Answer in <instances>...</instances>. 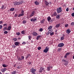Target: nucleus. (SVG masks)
Returning <instances> with one entry per match:
<instances>
[{
  "label": "nucleus",
  "instance_id": "obj_56",
  "mask_svg": "<svg viewBox=\"0 0 74 74\" xmlns=\"http://www.w3.org/2000/svg\"><path fill=\"white\" fill-rule=\"evenodd\" d=\"M69 10V9L68 8H67L66 9V11H68Z\"/></svg>",
  "mask_w": 74,
  "mask_h": 74
},
{
  "label": "nucleus",
  "instance_id": "obj_50",
  "mask_svg": "<svg viewBox=\"0 0 74 74\" xmlns=\"http://www.w3.org/2000/svg\"><path fill=\"white\" fill-rule=\"evenodd\" d=\"M38 50H40V49H41V47H39L38 48Z\"/></svg>",
  "mask_w": 74,
  "mask_h": 74
},
{
  "label": "nucleus",
  "instance_id": "obj_17",
  "mask_svg": "<svg viewBox=\"0 0 74 74\" xmlns=\"http://www.w3.org/2000/svg\"><path fill=\"white\" fill-rule=\"evenodd\" d=\"M6 8V7H4V5H3L1 7V9L2 10H3V9H5Z\"/></svg>",
  "mask_w": 74,
  "mask_h": 74
},
{
  "label": "nucleus",
  "instance_id": "obj_38",
  "mask_svg": "<svg viewBox=\"0 0 74 74\" xmlns=\"http://www.w3.org/2000/svg\"><path fill=\"white\" fill-rule=\"evenodd\" d=\"M21 60H22V59H21V57H19L18 58V61H21Z\"/></svg>",
  "mask_w": 74,
  "mask_h": 74
},
{
  "label": "nucleus",
  "instance_id": "obj_46",
  "mask_svg": "<svg viewBox=\"0 0 74 74\" xmlns=\"http://www.w3.org/2000/svg\"><path fill=\"white\" fill-rule=\"evenodd\" d=\"M61 50H62V49H60V48H59L58 49V51H59V52H60Z\"/></svg>",
  "mask_w": 74,
  "mask_h": 74
},
{
  "label": "nucleus",
  "instance_id": "obj_7",
  "mask_svg": "<svg viewBox=\"0 0 74 74\" xmlns=\"http://www.w3.org/2000/svg\"><path fill=\"white\" fill-rule=\"evenodd\" d=\"M37 18H35L33 19L31 18L30 20V21L31 22H35V21H37Z\"/></svg>",
  "mask_w": 74,
  "mask_h": 74
},
{
  "label": "nucleus",
  "instance_id": "obj_6",
  "mask_svg": "<svg viewBox=\"0 0 74 74\" xmlns=\"http://www.w3.org/2000/svg\"><path fill=\"white\" fill-rule=\"evenodd\" d=\"M64 44L63 43H60L58 45V47H62L64 46Z\"/></svg>",
  "mask_w": 74,
  "mask_h": 74
},
{
  "label": "nucleus",
  "instance_id": "obj_22",
  "mask_svg": "<svg viewBox=\"0 0 74 74\" xmlns=\"http://www.w3.org/2000/svg\"><path fill=\"white\" fill-rule=\"evenodd\" d=\"M47 19L48 21H49L51 19V18L49 16V17L47 18Z\"/></svg>",
  "mask_w": 74,
  "mask_h": 74
},
{
  "label": "nucleus",
  "instance_id": "obj_63",
  "mask_svg": "<svg viewBox=\"0 0 74 74\" xmlns=\"http://www.w3.org/2000/svg\"><path fill=\"white\" fill-rule=\"evenodd\" d=\"M28 64H32V63H31V62H28Z\"/></svg>",
  "mask_w": 74,
  "mask_h": 74
},
{
  "label": "nucleus",
  "instance_id": "obj_4",
  "mask_svg": "<svg viewBox=\"0 0 74 74\" xmlns=\"http://www.w3.org/2000/svg\"><path fill=\"white\" fill-rule=\"evenodd\" d=\"M48 51H49V48L47 47H45V49L44 50L43 52L45 53H47V52H48Z\"/></svg>",
  "mask_w": 74,
  "mask_h": 74
},
{
  "label": "nucleus",
  "instance_id": "obj_8",
  "mask_svg": "<svg viewBox=\"0 0 74 74\" xmlns=\"http://www.w3.org/2000/svg\"><path fill=\"white\" fill-rule=\"evenodd\" d=\"M70 29H68L66 30V32L67 34H70L71 32V30H70Z\"/></svg>",
  "mask_w": 74,
  "mask_h": 74
},
{
  "label": "nucleus",
  "instance_id": "obj_42",
  "mask_svg": "<svg viewBox=\"0 0 74 74\" xmlns=\"http://www.w3.org/2000/svg\"><path fill=\"white\" fill-rule=\"evenodd\" d=\"M39 30L40 32H42V31H43V29L42 28H40L39 29Z\"/></svg>",
  "mask_w": 74,
  "mask_h": 74
},
{
  "label": "nucleus",
  "instance_id": "obj_51",
  "mask_svg": "<svg viewBox=\"0 0 74 74\" xmlns=\"http://www.w3.org/2000/svg\"><path fill=\"white\" fill-rule=\"evenodd\" d=\"M2 27H3V26L0 25V29H2Z\"/></svg>",
  "mask_w": 74,
  "mask_h": 74
},
{
  "label": "nucleus",
  "instance_id": "obj_35",
  "mask_svg": "<svg viewBox=\"0 0 74 74\" xmlns=\"http://www.w3.org/2000/svg\"><path fill=\"white\" fill-rule=\"evenodd\" d=\"M74 22H72L71 23V26H74Z\"/></svg>",
  "mask_w": 74,
  "mask_h": 74
},
{
  "label": "nucleus",
  "instance_id": "obj_13",
  "mask_svg": "<svg viewBox=\"0 0 74 74\" xmlns=\"http://www.w3.org/2000/svg\"><path fill=\"white\" fill-rule=\"evenodd\" d=\"M49 4V3H48V2L46 1H45V4L46 6H48V5Z\"/></svg>",
  "mask_w": 74,
  "mask_h": 74
},
{
  "label": "nucleus",
  "instance_id": "obj_62",
  "mask_svg": "<svg viewBox=\"0 0 74 74\" xmlns=\"http://www.w3.org/2000/svg\"><path fill=\"white\" fill-rule=\"evenodd\" d=\"M67 56L66 54L65 56H64V58H67Z\"/></svg>",
  "mask_w": 74,
  "mask_h": 74
},
{
  "label": "nucleus",
  "instance_id": "obj_31",
  "mask_svg": "<svg viewBox=\"0 0 74 74\" xmlns=\"http://www.w3.org/2000/svg\"><path fill=\"white\" fill-rule=\"evenodd\" d=\"M7 27H5L3 28V31H5V30H7Z\"/></svg>",
  "mask_w": 74,
  "mask_h": 74
},
{
  "label": "nucleus",
  "instance_id": "obj_21",
  "mask_svg": "<svg viewBox=\"0 0 74 74\" xmlns=\"http://www.w3.org/2000/svg\"><path fill=\"white\" fill-rule=\"evenodd\" d=\"M29 57H30V54H29L27 55V56L26 57V59H27V58H29Z\"/></svg>",
  "mask_w": 74,
  "mask_h": 74
},
{
  "label": "nucleus",
  "instance_id": "obj_37",
  "mask_svg": "<svg viewBox=\"0 0 74 74\" xmlns=\"http://www.w3.org/2000/svg\"><path fill=\"white\" fill-rule=\"evenodd\" d=\"M21 34H25V31H22L21 32Z\"/></svg>",
  "mask_w": 74,
  "mask_h": 74
},
{
  "label": "nucleus",
  "instance_id": "obj_3",
  "mask_svg": "<svg viewBox=\"0 0 74 74\" xmlns=\"http://www.w3.org/2000/svg\"><path fill=\"white\" fill-rule=\"evenodd\" d=\"M36 71V70L34 69V68H32L30 70V72L32 73V74H36V73L35 72Z\"/></svg>",
  "mask_w": 74,
  "mask_h": 74
},
{
  "label": "nucleus",
  "instance_id": "obj_15",
  "mask_svg": "<svg viewBox=\"0 0 74 74\" xmlns=\"http://www.w3.org/2000/svg\"><path fill=\"white\" fill-rule=\"evenodd\" d=\"M58 15V14L57 13V12H55L53 14V16H56Z\"/></svg>",
  "mask_w": 74,
  "mask_h": 74
},
{
  "label": "nucleus",
  "instance_id": "obj_39",
  "mask_svg": "<svg viewBox=\"0 0 74 74\" xmlns=\"http://www.w3.org/2000/svg\"><path fill=\"white\" fill-rule=\"evenodd\" d=\"M21 60H23V59H24V58H25V57H24V56H21Z\"/></svg>",
  "mask_w": 74,
  "mask_h": 74
},
{
  "label": "nucleus",
  "instance_id": "obj_1",
  "mask_svg": "<svg viewBox=\"0 0 74 74\" xmlns=\"http://www.w3.org/2000/svg\"><path fill=\"white\" fill-rule=\"evenodd\" d=\"M23 3V1H21L19 2H14V5L15 6L16 5H20V4H22Z\"/></svg>",
  "mask_w": 74,
  "mask_h": 74
},
{
  "label": "nucleus",
  "instance_id": "obj_26",
  "mask_svg": "<svg viewBox=\"0 0 74 74\" xmlns=\"http://www.w3.org/2000/svg\"><path fill=\"white\" fill-rule=\"evenodd\" d=\"M45 21V19H43V20H41L40 21V23H42L43 22H44Z\"/></svg>",
  "mask_w": 74,
  "mask_h": 74
},
{
  "label": "nucleus",
  "instance_id": "obj_59",
  "mask_svg": "<svg viewBox=\"0 0 74 74\" xmlns=\"http://www.w3.org/2000/svg\"><path fill=\"white\" fill-rule=\"evenodd\" d=\"M28 37L29 38V39H30V38H31V36H28Z\"/></svg>",
  "mask_w": 74,
  "mask_h": 74
},
{
  "label": "nucleus",
  "instance_id": "obj_43",
  "mask_svg": "<svg viewBox=\"0 0 74 74\" xmlns=\"http://www.w3.org/2000/svg\"><path fill=\"white\" fill-rule=\"evenodd\" d=\"M69 26V24H66L65 25V27H68Z\"/></svg>",
  "mask_w": 74,
  "mask_h": 74
},
{
  "label": "nucleus",
  "instance_id": "obj_24",
  "mask_svg": "<svg viewBox=\"0 0 74 74\" xmlns=\"http://www.w3.org/2000/svg\"><path fill=\"white\" fill-rule=\"evenodd\" d=\"M52 28V26H50L48 28V30H51V29Z\"/></svg>",
  "mask_w": 74,
  "mask_h": 74
},
{
  "label": "nucleus",
  "instance_id": "obj_57",
  "mask_svg": "<svg viewBox=\"0 0 74 74\" xmlns=\"http://www.w3.org/2000/svg\"><path fill=\"white\" fill-rule=\"evenodd\" d=\"M17 69H20V67L19 66H18L17 67Z\"/></svg>",
  "mask_w": 74,
  "mask_h": 74
},
{
  "label": "nucleus",
  "instance_id": "obj_34",
  "mask_svg": "<svg viewBox=\"0 0 74 74\" xmlns=\"http://www.w3.org/2000/svg\"><path fill=\"white\" fill-rule=\"evenodd\" d=\"M16 35L17 36H19L20 35V33L19 32H18L16 33Z\"/></svg>",
  "mask_w": 74,
  "mask_h": 74
},
{
  "label": "nucleus",
  "instance_id": "obj_30",
  "mask_svg": "<svg viewBox=\"0 0 74 74\" xmlns=\"http://www.w3.org/2000/svg\"><path fill=\"white\" fill-rule=\"evenodd\" d=\"M12 74H16V71H13L12 72Z\"/></svg>",
  "mask_w": 74,
  "mask_h": 74
},
{
  "label": "nucleus",
  "instance_id": "obj_60",
  "mask_svg": "<svg viewBox=\"0 0 74 74\" xmlns=\"http://www.w3.org/2000/svg\"><path fill=\"white\" fill-rule=\"evenodd\" d=\"M3 21H0V24H1L2 23H3Z\"/></svg>",
  "mask_w": 74,
  "mask_h": 74
},
{
  "label": "nucleus",
  "instance_id": "obj_25",
  "mask_svg": "<svg viewBox=\"0 0 74 74\" xmlns=\"http://www.w3.org/2000/svg\"><path fill=\"white\" fill-rule=\"evenodd\" d=\"M34 3L36 5H38V4H39V2H38L37 1H35Z\"/></svg>",
  "mask_w": 74,
  "mask_h": 74
},
{
  "label": "nucleus",
  "instance_id": "obj_11",
  "mask_svg": "<svg viewBox=\"0 0 74 74\" xmlns=\"http://www.w3.org/2000/svg\"><path fill=\"white\" fill-rule=\"evenodd\" d=\"M14 45H16V46H18V45H19V42H14Z\"/></svg>",
  "mask_w": 74,
  "mask_h": 74
},
{
  "label": "nucleus",
  "instance_id": "obj_40",
  "mask_svg": "<svg viewBox=\"0 0 74 74\" xmlns=\"http://www.w3.org/2000/svg\"><path fill=\"white\" fill-rule=\"evenodd\" d=\"M70 52H68V53H66V55L67 56H68V55H70Z\"/></svg>",
  "mask_w": 74,
  "mask_h": 74
},
{
  "label": "nucleus",
  "instance_id": "obj_45",
  "mask_svg": "<svg viewBox=\"0 0 74 74\" xmlns=\"http://www.w3.org/2000/svg\"><path fill=\"white\" fill-rule=\"evenodd\" d=\"M4 34H7L8 33V32L7 31H5L4 32Z\"/></svg>",
  "mask_w": 74,
  "mask_h": 74
},
{
  "label": "nucleus",
  "instance_id": "obj_27",
  "mask_svg": "<svg viewBox=\"0 0 74 74\" xmlns=\"http://www.w3.org/2000/svg\"><path fill=\"white\" fill-rule=\"evenodd\" d=\"M56 18H57L58 19L59 18H60V15L59 14H58L56 16Z\"/></svg>",
  "mask_w": 74,
  "mask_h": 74
},
{
  "label": "nucleus",
  "instance_id": "obj_41",
  "mask_svg": "<svg viewBox=\"0 0 74 74\" xmlns=\"http://www.w3.org/2000/svg\"><path fill=\"white\" fill-rule=\"evenodd\" d=\"M13 40L14 41H17V39L16 38H14L13 39Z\"/></svg>",
  "mask_w": 74,
  "mask_h": 74
},
{
  "label": "nucleus",
  "instance_id": "obj_33",
  "mask_svg": "<svg viewBox=\"0 0 74 74\" xmlns=\"http://www.w3.org/2000/svg\"><path fill=\"white\" fill-rule=\"evenodd\" d=\"M64 37L62 36L61 37L60 40L62 41V40H64Z\"/></svg>",
  "mask_w": 74,
  "mask_h": 74
},
{
  "label": "nucleus",
  "instance_id": "obj_55",
  "mask_svg": "<svg viewBox=\"0 0 74 74\" xmlns=\"http://www.w3.org/2000/svg\"><path fill=\"white\" fill-rule=\"evenodd\" d=\"M21 13L22 14H24V11H23V10H22Z\"/></svg>",
  "mask_w": 74,
  "mask_h": 74
},
{
  "label": "nucleus",
  "instance_id": "obj_61",
  "mask_svg": "<svg viewBox=\"0 0 74 74\" xmlns=\"http://www.w3.org/2000/svg\"><path fill=\"white\" fill-rule=\"evenodd\" d=\"M40 73H42V71L40 69L39 71Z\"/></svg>",
  "mask_w": 74,
  "mask_h": 74
},
{
  "label": "nucleus",
  "instance_id": "obj_2",
  "mask_svg": "<svg viewBox=\"0 0 74 74\" xmlns=\"http://www.w3.org/2000/svg\"><path fill=\"white\" fill-rule=\"evenodd\" d=\"M57 12L58 14H59V13H61L62 11V7H60L57 9Z\"/></svg>",
  "mask_w": 74,
  "mask_h": 74
},
{
  "label": "nucleus",
  "instance_id": "obj_53",
  "mask_svg": "<svg viewBox=\"0 0 74 74\" xmlns=\"http://www.w3.org/2000/svg\"><path fill=\"white\" fill-rule=\"evenodd\" d=\"M49 31L48 32H47L46 34L47 35H49Z\"/></svg>",
  "mask_w": 74,
  "mask_h": 74
},
{
  "label": "nucleus",
  "instance_id": "obj_47",
  "mask_svg": "<svg viewBox=\"0 0 74 74\" xmlns=\"http://www.w3.org/2000/svg\"><path fill=\"white\" fill-rule=\"evenodd\" d=\"M71 15L72 16L74 17V12H73L71 14Z\"/></svg>",
  "mask_w": 74,
  "mask_h": 74
},
{
  "label": "nucleus",
  "instance_id": "obj_23",
  "mask_svg": "<svg viewBox=\"0 0 74 74\" xmlns=\"http://www.w3.org/2000/svg\"><path fill=\"white\" fill-rule=\"evenodd\" d=\"M41 35H39L37 36V37H36L37 40H38L39 39V38L41 37Z\"/></svg>",
  "mask_w": 74,
  "mask_h": 74
},
{
  "label": "nucleus",
  "instance_id": "obj_52",
  "mask_svg": "<svg viewBox=\"0 0 74 74\" xmlns=\"http://www.w3.org/2000/svg\"><path fill=\"white\" fill-rule=\"evenodd\" d=\"M4 26H7V23L4 24L3 25Z\"/></svg>",
  "mask_w": 74,
  "mask_h": 74
},
{
  "label": "nucleus",
  "instance_id": "obj_10",
  "mask_svg": "<svg viewBox=\"0 0 74 74\" xmlns=\"http://www.w3.org/2000/svg\"><path fill=\"white\" fill-rule=\"evenodd\" d=\"M68 61H66L64 63V64L65 66H67L68 65Z\"/></svg>",
  "mask_w": 74,
  "mask_h": 74
},
{
  "label": "nucleus",
  "instance_id": "obj_58",
  "mask_svg": "<svg viewBox=\"0 0 74 74\" xmlns=\"http://www.w3.org/2000/svg\"><path fill=\"white\" fill-rule=\"evenodd\" d=\"M18 15L17 14H15L14 15V17H16Z\"/></svg>",
  "mask_w": 74,
  "mask_h": 74
},
{
  "label": "nucleus",
  "instance_id": "obj_44",
  "mask_svg": "<svg viewBox=\"0 0 74 74\" xmlns=\"http://www.w3.org/2000/svg\"><path fill=\"white\" fill-rule=\"evenodd\" d=\"M40 70H41L42 71V70H44V68H42V67H41L40 68Z\"/></svg>",
  "mask_w": 74,
  "mask_h": 74
},
{
  "label": "nucleus",
  "instance_id": "obj_32",
  "mask_svg": "<svg viewBox=\"0 0 74 74\" xmlns=\"http://www.w3.org/2000/svg\"><path fill=\"white\" fill-rule=\"evenodd\" d=\"M2 66L3 67H7V65L5 64H3L2 65Z\"/></svg>",
  "mask_w": 74,
  "mask_h": 74
},
{
  "label": "nucleus",
  "instance_id": "obj_20",
  "mask_svg": "<svg viewBox=\"0 0 74 74\" xmlns=\"http://www.w3.org/2000/svg\"><path fill=\"white\" fill-rule=\"evenodd\" d=\"M14 10H15V8H11L10 10V11H14Z\"/></svg>",
  "mask_w": 74,
  "mask_h": 74
},
{
  "label": "nucleus",
  "instance_id": "obj_5",
  "mask_svg": "<svg viewBox=\"0 0 74 74\" xmlns=\"http://www.w3.org/2000/svg\"><path fill=\"white\" fill-rule=\"evenodd\" d=\"M35 13V11H32L31 13L29 15V17L31 18V17H32L34 16V14Z\"/></svg>",
  "mask_w": 74,
  "mask_h": 74
},
{
  "label": "nucleus",
  "instance_id": "obj_28",
  "mask_svg": "<svg viewBox=\"0 0 74 74\" xmlns=\"http://www.w3.org/2000/svg\"><path fill=\"white\" fill-rule=\"evenodd\" d=\"M52 31H53L52 29H50L48 31V32H49V33L50 34V33H51L52 32Z\"/></svg>",
  "mask_w": 74,
  "mask_h": 74
},
{
  "label": "nucleus",
  "instance_id": "obj_29",
  "mask_svg": "<svg viewBox=\"0 0 74 74\" xmlns=\"http://www.w3.org/2000/svg\"><path fill=\"white\" fill-rule=\"evenodd\" d=\"M54 20H55V18H52L50 21V22H51V23H52V22H53V21H54Z\"/></svg>",
  "mask_w": 74,
  "mask_h": 74
},
{
  "label": "nucleus",
  "instance_id": "obj_18",
  "mask_svg": "<svg viewBox=\"0 0 74 74\" xmlns=\"http://www.w3.org/2000/svg\"><path fill=\"white\" fill-rule=\"evenodd\" d=\"M11 29V26H9L8 28L7 29V30H10Z\"/></svg>",
  "mask_w": 74,
  "mask_h": 74
},
{
  "label": "nucleus",
  "instance_id": "obj_12",
  "mask_svg": "<svg viewBox=\"0 0 74 74\" xmlns=\"http://www.w3.org/2000/svg\"><path fill=\"white\" fill-rule=\"evenodd\" d=\"M33 36H37V35L38 34H37V33L36 32H34L32 33Z\"/></svg>",
  "mask_w": 74,
  "mask_h": 74
},
{
  "label": "nucleus",
  "instance_id": "obj_54",
  "mask_svg": "<svg viewBox=\"0 0 74 74\" xmlns=\"http://www.w3.org/2000/svg\"><path fill=\"white\" fill-rule=\"evenodd\" d=\"M62 62H64H64H65L66 61V60H62Z\"/></svg>",
  "mask_w": 74,
  "mask_h": 74
},
{
  "label": "nucleus",
  "instance_id": "obj_49",
  "mask_svg": "<svg viewBox=\"0 0 74 74\" xmlns=\"http://www.w3.org/2000/svg\"><path fill=\"white\" fill-rule=\"evenodd\" d=\"M26 44V42H23L22 43V44H23V45H24L25 44Z\"/></svg>",
  "mask_w": 74,
  "mask_h": 74
},
{
  "label": "nucleus",
  "instance_id": "obj_64",
  "mask_svg": "<svg viewBox=\"0 0 74 74\" xmlns=\"http://www.w3.org/2000/svg\"><path fill=\"white\" fill-rule=\"evenodd\" d=\"M49 67H50V69H52V68H53V67H52V66H50Z\"/></svg>",
  "mask_w": 74,
  "mask_h": 74
},
{
  "label": "nucleus",
  "instance_id": "obj_36",
  "mask_svg": "<svg viewBox=\"0 0 74 74\" xmlns=\"http://www.w3.org/2000/svg\"><path fill=\"white\" fill-rule=\"evenodd\" d=\"M50 34V36H53L54 34V33L53 32H52V33H51Z\"/></svg>",
  "mask_w": 74,
  "mask_h": 74
},
{
  "label": "nucleus",
  "instance_id": "obj_48",
  "mask_svg": "<svg viewBox=\"0 0 74 74\" xmlns=\"http://www.w3.org/2000/svg\"><path fill=\"white\" fill-rule=\"evenodd\" d=\"M23 23H24V24H25V23H26V22L25 21H23Z\"/></svg>",
  "mask_w": 74,
  "mask_h": 74
},
{
  "label": "nucleus",
  "instance_id": "obj_19",
  "mask_svg": "<svg viewBox=\"0 0 74 74\" xmlns=\"http://www.w3.org/2000/svg\"><path fill=\"white\" fill-rule=\"evenodd\" d=\"M24 15V13H22L21 14H20L18 16V17H21V16H23V15Z\"/></svg>",
  "mask_w": 74,
  "mask_h": 74
},
{
  "label": "nucleus",
  "instance_id": "obj_9",
  "mask_svg": "<svg viewBox=\"0 0 74 74\" xmlns=\"http://www.w3.org/2000/svg\"><path fill=\"white\" fill-rule=\"evenodd\" d=\"M6 70H7V68H4L3 69L1 70V71L2 72V73H4V72Z\"/></svg>",
  "mask_w": 74,
  "mask_h": 74
},
{
  "label": "nucleus",
  "instance_id": "obj_16",
  "mask_svg": "<svg viewBox=\"0 0 74 74\" xmlns=\"http://www.w3.org/2000/svg\"><path fill=\"white\" fill-rule=\"evenodd\" d=\"M50 67V65H49V66L47 67V71H50V67Z\"/></svg>",
  "mask_w": 74,
  "mask_h": 74
},
{
  "label": "nucleus",
  "instance_id": "obj_14",
  "mask_svg": "<svg viewBox=\"0 0 74 74\" xmlns=\"http://www.w3.org/2000/svg\"><path fill=\"white\" fill-rule=\"evenodd\" d=\"M60 25V23H59L58 24H57L56 26V28H58V27H59Z\"/></svg>",
  "mask_w": 74,
  "mask_h": 74
}]
</instances>
